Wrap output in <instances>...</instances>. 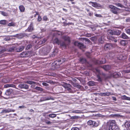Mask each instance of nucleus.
I'll list each match as a JSON object with an SVG mask.
<instances>
[{"label":"nucleus","instance_id":"12","mask_svg":"<svg viewBox=\"0 0 130 130\" xmlns=\"http://www.w3.org/2000/svg\"><path fill=\"white\" fill-rule=\"evenodd\" d=\"M12 92V90L11 89H9L7 90L5 92V94L7 95H10Z\"/></svg>","mask_w":130,"mask_h":130},{"label":"nucleus","instance_id":"15","mask_svg":"<svg viewBox=\"0 0 130 130\" xmlns=\"http://www.w3.org/2000/svg\"><path fill=\"white\" fill-rule=\"evenodd\" d=\"M102 68L105 70L107 71L109 70L111 68L110 66L109 65H105L102 67Z\"/></svg>","mask_w":130,"mask_h":130},{"label":"nucleus","instance_id":"7","mask_svg":"<svg viewBox=\"0 0 130 130\" xmlns=\"http://www.w3.org/2000/svg\"><path fill=\"white\" fill-rule=\"evenodd\" d=\"M14 111L15 110L14 109L8 108L7 109L3 110L1 112V113H8L11 111L14 112Z\"/></svg>","mask_w":130,"mask_h":130},{"label":"nucleus","instance_id":"11","mask_svg":"<svg viewBox=\"0 0 130 130\" xmlns=\"http://www.w3.org/2000/svg\"><path fill=\"white\" fill-rule=\"evenodd\" d=\"M125 126L127 129L130 130V121L126 122L125 123Z\"/></svg>","mask_w":130,"mask_h":130},{"label":"nucleus","instance_id":"16","mask_svg":"<svg viewBox=\"0 0 130 130\" xmlns=\"http://www.w3.org/2000/svg\"><path fill=\"white\" fill-rule=\"evenodd\" d=\"M121 37L123 39H128L129 37L124 33H122L121 34Z\"/></svg>","mask_w":130,"mask_h":130},{"label":"nucleus","instance_id":"49","mask_svg":"<svg viewBox=\"0 0 130 130\" xmlns=\"http://www.w3.org/2000/svg\"><path fill=\"white\" fill-rule=\"evenodd\" d=\"M124 71V72H125V73H129V72H130V70H125Z\"/></svg>","mask_w":130,"mask_h":130},{"label":"nucleus","instance_id":"19","mask_svg":"<svg viewBox=\"0 0 130 130\" xmlns=\"http://www.w3.org/2000/svg\"><path fill=\"white\" fill-rule=\"evenodd\" d=\"M15 87V86L14 85L11 84H7L4 85V87L6 88L9 87Z\"/></svg>","mask_w":130,"mask_h":130},{"label":"nucleus","instance_id":"25","mask_svg":"<svg viewBox=\"0 0 130 130\" xmlns=\"http://www.w3.org/2000/svg\"><path fill=\"white\" fill-rule=\"evenodd\" d=\"M118 59L119 60H124V56L122 55H120L117 57Z\"/></svg>","mask_w":130,"mask_h":130},{"label":"nucleus","instance_id":"5","mask_svg":"<svg viewBox=\"0 0 130 130\" xmlns=\"http://www.w3.org/2000/svg\"><path fill=\"white\" fill-rule=\"evenodd\" d=\"M18 87L21 89L24 88L26 89H27L28 88V86L26 84H20L19 85Z\"/></svg>","mask_w":130,"mask_h":130},{"label":"nucleus","instance_id":"43","mask_svg":"<svg viewBox=\"0 0 130 130\" xmlns=\"http://www.w3.org/2000/svg\"><path fill=\"white\" fill-rule=\"evenodd\" d=\"M42 84L43 85L46 86H48V84L47 83H46L45 82H43L42 83Z\"/></svg>","mask_w":130,"mask_h":130},{"label":"nucleus","instance_id":"10","mask_svg":"<svg viewBox=\"0 0 130 130\" xmlns=\"http://www.w3.org/2000/svg\"><path fill=\"white\" fill-rule=\"evenodd\" d=\"M63 86L68 90H71L70 87L71 86V85L70 84L65 83L63 85Z\"/></svg>","mask_w":130,"mask_h":130},{"label":"nucleus","instance_id":"63","mask_svg":"<svg viewBox=\"0 0 130 130\" xmlns=\"http://www.w3.org/2000/svg\"><path fill=\"white\" fill-rule=\"evenodd\" d=\"M74 0H68V2H69V1H74Z\"/></svg>","mask_w":130,"mask_h":130},{"label":"nucleus","instance_id":"37","mask_svg":"<svg viewBox=\"0 0 130 130\" xmlns=\"http://www.w3.org/2000/svg\"><path fill=\"white\" fill-rule=\"evenodd\" d=\"M80 61L82 63H85L86 61V60L85 58H80Z\"/></svg>","mask_w":130,"mask_h":130},{"label":"nucleus","instance_id":"17","mask_svg":"<svg viewBox=\"0 0 130 130\" xmlns=\"http://www.w3.org/2000/svg\"><path fill=\"white\" fill-rule=\"evenodd\" d=\"M121 98L123 99L130 101V98L127 97L125 95H122L121 96Z\"/></svg>","mask_w":130,"mask_h":130},{"label":"nucleus","instance_id":"21","mask_svg":"<svg viewBox=\"0 0 130 130\" xmlns=\"http://www.w3.org/2000/svg\"><path fill=\"white\" fill-rule=\"evenodd\" d=\"M14 37H15L19 38H22L23 37V35L21 34H17L12 36Z\"/></svg>","mask_w":130,"mask_h":130},{"label":"nucleus","instance_id":"46","mask_svg":"<svg viewBox=\"0 0 130 130\" xmlns=\"http://www.w3.org/2000/svg\"><path fill=\"white\" fill-rule=\"evenodd\" d=\"M41 20V17L39 15L38 17V21H40Z\"/></svg>","mask_w":130,"mask_h":130},{"label":"nucleus","instance_id":"1","mask_svg":"<svg viewBox=\"0 0 130 130\" xmlns=\"http://www.w3.org/2000/svg\"><path fill=\"white\" fill-rule=\"evenodd\" d=\"M109 126V130H117L120 129L117 125L115 121L114 120H110L107 123Z\"/></svg>","mask_w":130,"mask_h":130},{"label":"nucleus","instance_id":"36","mask_svg":"<svg viewBox=\"0 0 130 130\" xmlns=\"http://www.w3.org/2000/svg\"><path fill=\"white\" fill-rule=\"evenodd\" d=\"M99 125V123L98 122H95L94 121L93 126L97 127Z\"/></svg>","mask_w":130,"mask_h":130},{"label":"nucleus","instance_id":"29","mask_svg":"<svg viewBox=\"0 0 130 130\" xmlns=\"http://www.w3.org/2000/svg\"><path fill=\"white\" fill-rule=\"evenodd\" d=\"M7 22L6 20H2L0 21V24L3 25H5Z\"/></svg>","mask_w":130,"mask_h":130},{"label":"nucleus","instance_id":"4","mask_svg":"<svg viewBox=\"0 0 130 130\" xmlns=\"http://www.w3.org/2000/svg\"><path fill=\"white\" fill-rule=\"evenodd\" d=\"M90 5H91L92 6L95 8L101 7V5L99 4L96 2H94L92 1H90L89 2Z\"/></svg>","mask_w":130,"mask_h":130},{"label":"nucleus","instance_id":"45","mask_svg":"<svg viewBox=\"0 0 130 130\" xmlns=\"http://www.w3.org/2000/svg\"><path fill=\"white\" fill-rule=\"evenodd\" d=\"M71 130H79V129L76 127H73L72 128Z\"/></svg>","mask_w":130,"mask_h":130},{"label":"nucleus","instance_id":"62","mask_svg":"<svg viewBox=\"0 0 130 130\" xmlns=\"http://www.w3.org/2000/svg\"><path fill=\"white\" fill-rule=\"evenodd\" d=\"M29 111L30 112H33L34 111V110L32 109H31Z\"/></svg>","mask_w":130,"mask_h":130},{"label":"nucleus","instance_id":"39","mask_svg":"<svg viewBox=\"0 0 130 130\" xmlns=\"http://www.w3.org/2000/svg\"><path fill=\"white\" fill-rule=\"evenodd\" d=\"M115 4L118 7H123V5L119 3H116Z\"/></svg>","mask_w":130,"mask_h":130},{"label":"nucleus","instance_id":"32","mask_svg":"<svg viewBox=\"0 0 130 130\" xmlns=\"http://www.w3.org/2000/svg\"><path fill=\"white\" fill-rule=\"evenodd\" d=\"M26 83L30 84H35L36 82L32 81L27 80L26 81Z\"/></svg>","mask_w":130,"mask_h":130},{"label":"nucleus","instance_id":"41","mask_svg":"<svg viewBox=\"0 0 130 130\" xmlns=\"http://www.w3.org/2000/svg\"><path fill=\"white\" fill-rule=\"evenodd\" d=\"M97 78H98V79H97V80L98 81L101 82L102 81V80L101 79V78L99 75H97Z\"/></svg>","mask_w":130,"mask_h":130},{"label":"nucleus","instance_id":"56","mask_svg":"<svg viewBox=\"0 0 130 130\" xmlns=\"http://www.w3.org/2000/svg\"><path fill=\"white\" fill-rule=\"evenodd\" d=\"M89 15L90 16H91L92 14H93V13L92 12H89L88 13Z\"/></svg>","mask_w":130,"mask_h":130},{"label":"nucleus","instance_id":"22","mask_svg":"<svg viewBox=\"0 0 130 130\" xmlns=\"http://www.w3.org/2000/svg\"><path fill=\"white\" fill-rule=\"evenodd\" d=\"M19 8L20 11L21 12H23L25 10L24 7L23 5L20 6H19Z\"/></svg>","mask_w":130,"mask_h":130},{"label":"nucleus","instance_id":"18","mask_svg":"<svg viewBox=\"0 0 130 130\" xmlns=\"http://www.w3.org/2000/svg\"><path fill=\"white\" fill-rule=\"evenodd\" d=\"M51 99H52V98L50 97H43L41 98L40 100L41 101H45L46 100H49Z\"/></svg>","mask_w":130,"mask_h":130},{"label":"nucleus","instance_id":"50","mask_svg":"<svg viewBox=\"0 0 130 130\" xmlns=\"http://www.w3.org/2000/svg\"><path fill=\"white\" fill-rule=\"evenodd\" d=\"M78 118V116H72V117H71L72 119H75V118Z\"/></svg>","mask_w":130,"mask_h":130},{"label":"nucleus","instance_id":"20","mask_svg":"<svg viewBox=\"0 0 130 130\" xmlns=\"http://www.w3.org/2000/svg\"><path fill=\"white\" fill-rule=\"evenodd\" d=\"M121 33V32L118 30L113 31V35H119Z\"/></svg>","mask_w":130,"mask_h":130},{"label":"nucleus","instance_id":"51","mask_svg":"<svg viewBox=\"0 0 130 130\" xmlns=\"http://www.w3.org/2000/svg\"><path fill=\"white\" fill-rule=\"evenodd\" d=\"M43 19L45 21H47V17L46 16H44L43 17Z\"/></svg>","mask_w":130,"mask_h":130},{"label":"nucleus","instance_id":"40","mask_svg":"<svg viewBox=\"0 0 130 130\" xmlns=\"http://www.w3.org/2000/svg\"><path fill=\"white\" fill-rule=\"evenodd\" d=\"M49 116L51 118H54L56 116V115L54 114H51L49 115Z\"/></svg>","mask_w":130,"mask_h":130},{"label":"nucleus","instance_id":"35","mask_svg":"<svg viewBox=\"0 0 130 130\" xmlns=\"http://www.w3.org/2000/svg\"><path fill=\"white\" fill-rule=\"evenodd\" d=\"M15 24L14 23L12 22L9 23L8 24V26H15Z\"/></svg>","mask_w":130,"mask_h":130},{"label":"nucleus","instance_id":"27","mask_svg":"<svg viewBox=\"0 0 130 130\" xmlns=\"http://www.w3.org/2000/svg\"><path fill=\"white\" fill-rule=\"evenodd\" d=\"M63 39L65 41H67L69 42H70V38L68 36H64L63 37Z\"/></svg>","mask_w":130,"mask_h":130},{"label":"nucleus","instance_id":"6","mask_svg":"<svg viewBox=\"0 0 130 130\" xmlns=\"http://www.w3.org/2000/svg\"><path fill=\"white\" fill-rule=\"evenodd\" d=\"M74 44L75 46H78L80 49L84 48L85 47L84 45L77 42H74Z\"/></svg>","mask_w":130,"mask_h":130},{"label":"nucleus","instance_id":"47","mask_svg":"<svg viewBox=\"0 0 130 130\" xmlns=\"http://www.w3.org/2000/svg\"><path fill=\"white\" fill-rule=\"evenodd\" d=\"M45 122L46 123L48 124H50L51 123L50 121L48 120H45Z\"/></svg>","mask_w":130,"mask_h":130},{"label":"nucleus","instance_id":"55","mask_svg":"<svg viewBox=\"0 0 130 130\" xmlns=\"http://www.w3.org/2000/svg\"><path fill=\"white\" fill-rule=\"evenodd\" d=\"M91 40L94 41V40H95L96 38L95 37H92L91 38Z\"/></svg>","mask_w":130,"mask_h":130},{"label":"nucleus","instance_id":"30","mask_svg":"<svg viewBox=\"0 0 130 130\" xmlns=\"http://www.w3.org/2000/svg\"><path fill=\"white\" fill-rule=\"evenodd\" d=\"M104 96H108L110 95H113V93L110 92H106L104 93Z\"/></svg>","mask_w":130,"mask_h":130},{"label":"nucleus","instance_id":"3","mask_svg":"<svg viewBox=\"0 0 130 130\" xmlns=\"http://www.w3.org/2000/svg\"><path fill=\"white\" fill-rule=\"evenodd\" d=\"M109 7L111 8V11L115 14L117 13V11L119 10L118 8L111 5H109Z\"/></svg>","mask_w":130,"mask_h":130},{"label":"nucleus","instance_id":"59","mask_svg":"<svg viewBox=\"0 0 130 130\" xmlns=\"http://www.w3.org/2000/svg\"><path fill=\"white\" fill-rule=\"evenodd\" d=\"M99 94L100 95H101V96H104L105 94H104V93H101Z\"/></svg>","mask_w":130,"mask_h":130},{"label":"nucleus","instance_id":"60","mask_svg":"<svg viewBox=\"0 0 130 130\" xmlns=\"http://www.w3.org/2000/svg\"><path fill=\"white\" fill-rule=\"evenodd\" d=\"M110 39L112 41V40H114V38L112 36H111L110 37Z\"/></svg>","mask_w":130,"mask_h":130},{"label":"nucleus","instance_id":"9","mask_svg":"<svg viewBox=\"0 0 130 130\" xmlns=\"http://www.w3.org/2000/svg\"><path fill=\"white\" fill-rule=\"evenodd\" d=\"M112 47V45L111 44L107 43L104 46V48L106 50H108L111 48Z\"/></svg>","mask_w":130,"mask_h":130},{"label":"nucleus","instance_id":"28","mask_svg":"<svg viewBox=\"0 0 130 130\" xmlns=\"http://www.w3.org/2000/svg\"><path fill=\"white\" fill-rule=\"evenodd\" d=\"M94 121L91 120H89L87 122V124L88 125L93 126Z\"/></svg>","mask_w":130,"mask_h":130},{"label":"nucleus","instance_id":"54","mask_svg":"<svg viewBox=\"0 0 130 130\" xmlns=\"http://www.w3.org/2000/svg\"><path fill=\"white\" fill-rule=\"evenodd\" d=\"M19 107V108H26V107L25 106H24L23 105H22V106H20Z\"/></svg>","mask_w":130,"mask_h":130},{"label":"nucleus","instance_id":"8","mask_svg":"<svg viewBox=\"0 0 130 130\" xmlns=\"http://www.w3.org/2000/svg\"><path fill=\"white\" fill-rule=\"evenodd\" d=\"M33 25L32 23H31L28 28L26 30L27 31H31L33 29Z\"/></svg>","mask_w":130,"mask_h":130},{"label":"nucleus","instance_id":"31","mask_svg":"<svg viewBox=\"0 0 130 130\" xmlns=\"http://www.w3.org/2000/svg\"><path fill=\"white\" fill-rule=\"evenodd\" d=\"M72 112L73 113H82V112L81 111L79 110H75L72 111Z\"/></svg>","mask_w":130,"mask_h":130},{"label":"nucleus","instance_id":"14","mask_svg":"<svg viewBox=\"0 0 130 130\" xmlns=\"http://www.w3.org/2000/svg\"><path fill=\"white\" fill-rule=\"evenodd\" d=\"M53 43L54 44L56 43L58 45H59L60 43V42L59 40L58 39L56 38L53 41Z\"/></svg>","mask_w":130,"mask_h":130},{"label":"nucleus","instance_id":"13","mask_svg":"<svg viewBox=\"0 0 130 130\" xmlns=\"http://www.w3.org/2000/svg\"><path fill=\"white\" fill-rule=\"evenodd\" d=\"M24 46H21L19 48H17L16 49V51L18 52H20L22 51L24 49Z\"/></svg>","mask_w":130,"mask_h":130},{"label":"nucleus","instance_id":"33","mask_svg":"<svg viewBox=\"0 0 130 130\" xmlns=\"http://www.w3.org/2000/svg\"><path fill=\"white\" fill-rule=\"evenodd\" d=\"M125 30L128 34L130 35V27L125 29Z\"/></svg>","mask_w":130,"mask_h":130},{"label":"nucleus","instance_id":"57","mask_svg":"<svg viewBox=\"0 0 130 130\" xmlns=\"http://www.w3.org/2000/svg\"><path fill=\"white\" fill-rule=\"evenodd\" d=\"M60 45L62 46H66L64 42H63L62 44H61Z\"/></svg>","mask_w":130,"mask_h":130},{"label":"nucleus","instance_id":"52","mask_svg":"<svg viewBox=\"0 0 130 130\" xmlns=\"http://www.w3.org/2000/svg\"><path fill=\"white\" fill-rule=\"evenodd\" d=\"M45 82L48 83H51L52 82V81L51 80H47Z\"/></svg>","mask_w":130,"mask_h":130},{"label":"nucleus","instance_id":"2","mask_svg":"<svg viewBox=\"0 0 130 130\" xmlns=\"http://www.w3.org/2000/svg\"><path fill=\"white\" fill-rule=\"evenodd\" d=\"M8 47H9L8 46H6V47L5 46L2 47L1 50H0V54H2L5 51L9 52H12L13 51L15 48L14 47H9V48H8Z\"/></svg>","mask_w":130,"mask_h":130},{"label":"nucleus","instance_id":"58","mask_svg":"<svg viewBox=\"0 0 130 130\" xmlns=\"http://www.w3.org/2000/svg\"><path fill=\"white\" fill-rule=\"evenodd\" d=\"M112 98L114 101H116L117 100L116 98L115 97L112 96Z\"/></svg>","mask_w":130,"mask_h":130},{"label":"nucleus","instance_id":"64","mask_svg":"<svg viewBox=\"0 0 130 130\" xmlns=\"http://www.w3.org/2000/svg\"><path fill=\"white\" fill-rule=\"evenodd\" d=\"M45 40H42V43H44L45 42Z\"/></svg>","mask_w":130,"mask_h":130},{"label":"nucleus","instance_id":"38","mask_svg":"<svg viewBox=\"0 0 130 130\" xmlns=\"http://www.w3.org/2000/svg\"><path fill=\"white\" fill-rule=\"evenodd\" d=\"M1 14L4 16H8V14L4 11L1 12Z\"/></svg>","mask_w":130,"mask_h":130},{"label":"nucleus","instance_id":"23","mask_svg":"<svg viewBox=\"0 0 130 130\" xmlns=\"http://www.w3.org/2000/svg\"><path fill=\"white\" fill-rule=\"evenodd\" d=\"M126 41L124 40H122L120 41V44L122 46H125L126 44Z\"/></svg>","mask_w":130,"mask_h":130},{"label":"nucleus","instance_id":"61","mask_svg":"<svg viewBox=\"0 0 130 130\" xmlns=\"http://www.w3.org/2000/svg\"><path fill=\"white\" fill-rule=\"evenodd\" d=\"M112 41H114L115 42H117V40L116 39H115L113 40H112Z\"/></svg>","mask_w":130,"mask_h":130},{"label":"nucleus","instance_id":"53","mask_svg":"<svg viewBox=\"0 0 130 130\" xmlns=\"http://www.w3.org/2000/svg\"><path fill=\"white\" fill-rule=\"evenodd\" d=\"M10 39L9 37H6L4 38V40H10Z\"/></svg>","mask_w":130,"mask_h":130},{"label":"nucleus","instance_id":"34","mask_svg":"<svg viewBox=\"0 0 130 130\" xmlns=\"http://www.w3.org/2000/svg\"><path fill=\"white\" fill-rule=\"evenodd\" d=\"M26 53L25 52H23L20 54V56L21 57H24L26 56Z\"/></svg>","mask_w":130,"mask_h":130},{"label":"nucleus","instance_id":"42","mask_svg":"<svg viewBox=\"0 0 130 130\" xmlns=\"http://www.w3.org/2000/svg\"><path fill=\"white\" fill-rule=\"evenodd\" d=\"M105 62V61H99V60H98L96 62V63L99 64H101L102 63H104Z\"/></svg>","mask_w":130,"mask_h":130},{"label":"nucleus","instance_id":"48","mask_svg":"<svg viewBox=\"0 0 130 130\" xmlns=\"http://www.w3.org/2000/svg\"><path fill=\"white\" fill-rule=\"evenodd\" d=\"M31 47V45H28L26 49L28 50Z\"/></svg>","mask_w":130,"mask_h":130},{"label":"nucleus","instance_id":"26","mask_svg":"<svg viewBox=\"0 0 130 130\" xmlns=\"http://www.w3.org/2000/svg\"><path fill=\"white\" fill-rule=\"evenodd\" d=\"M107 33L108 35H113V31L111 30H108L107 31Z\"/></svg>","mask_w":130,"mask_h":130},{"label":"nucleus","instance_id":"44","mask_svg":"<svg viewBox=\"0 0 130 130\" xmlns=\"http://www.w3.org/2000/svg\"><path fill=\"white\" fill-rule=\"evenodd\" d=\"M95 14V16H96V17H102V16L100 14Z\"/></svg>","mask_w":130,"mask_h":130},{"label":"nucleus","instance_id":"24","mask_svg":"<svg viewBox=\"0 0 130 130\" xmlns=\"http://www.w3.org/2000/svg\"><path fill=\"white\" fill-rule=\"evenodd\" d=\"M88 84L89 86H92L94 85L95 83L93 81H90L88 83Z\"/></svg>","mask_w":130,"mask_h":130}]
</instances>
